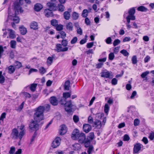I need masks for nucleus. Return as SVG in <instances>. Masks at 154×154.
I'll list each match as a JSON object with an SVG mask.
<instances>
[{
	"label": "nucleus",
	"instance_id": "49",
	"mask_svg": "<svg viewBox=\"0 0 154 154\" xmlns=\"http://www.w3.org/2000/svg\"><path fill=\"white\" fill-rule=\"evenodd\" d=\"M149 138L151 140H153L154 138V132H151L149 134Z\"/></svg>",
	"mask_w": 154,
	"mask_h": 154
},
{
	"label": "nucleus",
	"instance_id": "43",
	"mask_svg": "<svg viewBox=\"0 0 154 154\" xmlns=\"http://www.w3.org/2000/svg\"><path fill=\"white\" fill-rule=\"evenodd\" d=\"M73 119L74 122L75 123L78 122L79 120V118L78 116L76 115H74L73 116Z\"/></svg>",
	"mask_w": 154,
	"mask_h": 154
},
{
	"label": "nucleus",
	"instance_id": "24",
	"mask_svg": "<svg viewBox=\"0 0 154 154\" xmlns=\"http://www.w3.org/2000/svg\"><path fill=\"white\" fill-rule=\"evenodd\" d=\"M70 84V81L69 80L66 81L64 85V89L66 90H69Z\"/></svg>",
	"mask_w": 154,
	"mask_h": 154
},
{
	"label": "nucleus",
	"instance_id": "16",
	"mask_svg": "<svg viewBox=\"0 0 154 154\" xmlns=\"http://www.w3.org/2000/svg\"><path fill=\"white\" fill-rule=\"evenodd\" d=\"M61 126V128L60 131V134L61 135H63L67 132L66 127L65 125H62Z\"/></svg>",
	"mask_w": 154,
	"mask_h": 154
},
{
	"label": "nucleus",
	"instance_id": "30",
	"mask_svg": "<svg viewBox=\"0 0 154 154\" xmlns=\"http://www.w3.org/2000/svg\"><path fill=\"white\" fill-rule=\"evenodd\" d=\"M89 12L87 9H85L82 11V16L83 17H86L88 16V14Z\"/></svg>",
	"mask_w": 154,
	"mask_h": 154
},
{
	"label": "nucleus",
	"instance_id": "48",
	"mask_svg": "<svg viewBox=\"0 0 154 154\" xmlns=\"http://www.w3.org/2000/svg\"><path fill=\"white\" fill-rule=\"evenodd\" d=\"M93 149L94 147L93 146H89L87 151L88 154H91Z\"/></svg>",
	"mask_w": 154,
	"mask_h": 154
},
{
	"label": "nucleus",
	"instance_id": "61",
	"mask_svg": "<svg viewBox=\"0 0 154 154\" xmlns=\"http://www.w3.org/2000/svg\"><path fill=\"white\" fill-rule=\"evenodd\" d=\"M94 45V42H91L87 44L86 47L88 48H91Z\"/></svg>",
	"mask_w": 154,
	"mask_h": 154
},
{
	"label": "nucleus",
	"instance_id": "19",
	"mask_svg": "<svg viewBox=\"0 0 154 154\" xmlns=\"http://www.w3.org/2000/svg\"><path fill=\"white\" fill-rule=\"evenodd\" d=\"M19 29L21 34L23 35H25L27 32L26 29L23 26H20Z\"/></svg>",
	"mask_w": 154,
	"mask_h": 154
},
{
	"label": "nucleus",
	"instance_id": "34",
	"mask_svg": "<svg viewBox=\"0 0 154 154\" xmlns=\"http://www.w3.org/2000/svg\"><path fill=\"white\" fill-rule=\"evenodd\" d=\"M11 47L13 48H15L16 47V42L14 40H11L10 42Z\"/></svg>",
	"mask_w": 154,
	"mask_h": 154
},
{
	"label": "nucleus",
	"instance_id": "32",
	"mask_svg": "<svg viewBox=\"0 0 154 154\" xmlns=\"http://www.w3.org/2000/svg\"><path fill=\"white\" fill-rule=\"evenodd\" d=\"M14 65L16 68L19 69L22 66L21 63L19 61H16L14 64Z\"/></svg>",
	"mask_w": 154,
	"mask_h": 154
},
{
	"label": "nucleus",
	"instance_id": "58",
	"mask_svg": "<svg viewBox=\"0 0 154 154\" xmlns=\"http://www.w3.org/2000/svg\"><path fill=\"white\" fill-rule=\"evenodd\" d=\"M140 123V121L138 119H136L134 121V125L135 126L138 125Z\"/></svg>",
	"mask_w": 154,
	"mask_h": 154
},
{
	"label": "nucleus",
	"instance_id": "39",
	"mask_svg": "<svg viewBox=\"0 0 154 154\" xmlns=\"http://www.w3.org/2000/svg\"><path fill=\"white\" fill-rule=\"evenodd\" d=\"M120 52L125 56H127L129 54L128 51L125 49L122 50L120 51Z\"/></svg>",
	"mask_w": 154,
	"mask_h": 154
},
{
	"label": "nucleus",
	"instance_id": "27",
	"mask_svg": "<svg viewBox=\"0 0 154 154\" xmlns=\"http://www.w3.org/2000/svg\"><path fill=\"white\" fill-rule=\"evenodd\" d=\"M30 27L31 29H38L37 23L35 22H33L32 23L30 24Z\"/></svg>",
	"mask_w": 154,
	"mask_h": 154
},
{
	"label": "nucleus",
	"instance_id": "35",
	"mask_svg": "<svg viewBox=\"0 0 154 154\" xmlns=\"http://www.w3.org/2000/svg\"><path fill=\"white\" fill-rule=\"evenodd\" d=\"M109 106L107 103H106L104 106V112L107 114H108V112L109 110Z\"/></svg>",
	"mask_w": 154,
	"mask_h": 154
},
{
	"label": "nucleus",
	"instance_id": "64",
	"mask_svg": "<svg viewBox=\"0 0 154 154\" xmlns=\"http://www.w3.org/2000/svg\"><path fill=\"white\" fill-rule=\"evenodd\" d=\"M150 57L149 56H147L144 58V61L145 63L148 62L150 60Z\"/></svg>",
	"mask_w": 154,
	"mask_h": 154
},
{
	"label": "nucleus",
	"instance_id": "1",
	"mask_svg": "<svg viewBox=\"0 0 154 154\" xmlns=\"http://www.w3.org/2000/svg\"><path fill=\"white\" fill-rule=\"evenodd\" d=\"M45 109V107L43 106H40L34 109L35 112L33 115V119L38 122L44 120V112Z\"/></svg>",
	"mask_w": 154,
	"mask_h": 154
},
{
	"label": "nucleus",
	"instance_id": "53",
	"mask_svg": "<svg viewBox=\"0 0 154 154\" xmlns=\"http://www.w3.org/2000/svg\"><path fill=\"white\" fill-rule=\"evenodd\" d=\"M91 141H88V140H86L84 141V143L85 144V147H89V145Z\"/></svg>",
	"mask_w": 154,
	"mask_h": 154
},
{
	"label": "nucleus",
	"instance_id": "4",
	"mask_svg": "<svg viewBox=\"0 0 154 154\" xmlns=\"http://www.w3.org/2000/svg\"><path fill=\"white\" fill-rule=\"evenodd\" d=\"M23 2V0H19L20 3L18 2H15L14 3V9L15 11V15L19 14L20 12L21 13L23 12V11L20 5V4H21Z\"/></svg>",
	"mask_w": 154,
	"mask_h": 154
},
{
	"label": "nucleus",
	"instance_id": "10",
	"mask_svg": "<svg viewBox=\"0 0 154 154\" xmlns=\"http://www.w3.org/2000/svg\"><path fill=\"white\" fill-rule=\"evenodd\" d=\"M80 134V133L79 131L77 129H75L72 132L71 136L72 138L74 140L78 139Z\"/></svg>",
	"mask_w": 154,
	"mask_h": 154
},
{
	"label": "nucleus",
	"instance_id": "62",
	"mask_svg": "<svg viewBox=\"0 0 154 154\" xmlns=\"http://www.w3.org/2000/svg\"><path fill=\"white\" fill-rule=\"evenodd\" d=\"M130 137L127 134H125L124 136L123 140L125 141H127L129 140Z\"/></svg>",
	"mask_w": 154,
	"mask_h": 154
},
{
	"label": "nucleus",
	"instance_id": "17",
	"mask_svg": "<svg viewBox=\"0 0 154 154\" xmlns=\"http://www.w3.org/2000/svg\"><path fill=\"white\" fill-rule=\"evenodd\" d=\"M43 8V6L41 4H36L34 6V10L36 11H39Z\"/></svg>",
	"mask_w": 154,
	"mask_h": 154
},
{
	"label": "nucleus",
	"instance_id": "33",
	"mask_svg": "<svg viewBox=\"0 0 154 154\" xmlns=\"http://www.w3.org/2000/svg\"><path fill=\"white\" fill-rule=\"evenodd\" d=\"M15 68L13 66H10L8 68V72L10 74L13 73L15 71Z\"/></svg>",
	"mask_w": 154,
	"mask_h": 154
},
{
	"label": "nucleus",
	"instance_id": "13",
	"mask_svg": "<svg viewBox=\"0 0 154 154\" xmlns=\"http://www.w3.org/2000/svg\"><path fill=\"white\" fill-rule=\"evenodd\" d=\"M52 11V10L49 9H45L44 11L45 16L47 17H52L53 14Z\"/></svg>",
	"mask_w": 154,
	"mask_h": 154
},
{
	"label": "nucleus",
	"instance_id": "57",
	"mask_svg": "<svg viewBox=\"0 0 154 154\" xmlns=\"http://www.w3.org/2000/svg\"><path fill=\"white\" fill-rule=\"evenodd\" d=\"M63 29V26L62 25H57L56 29L57 31H60Z\"/></svg>",
	"mask_w": 154,
	"mask_h": 154
},
{
	"label": "nucleus",
	"instance_id": "7",
	"mask_svg": "<svg viewBox=\"0 0 154 154\" xmlns=\"http://www.w3.org/2000/svg\"><path fill=\"white\" fill-rule=\"evenodd\" d=\"M55 50L57 52L66 51H68V47L62 48V45L60 44H57L56 45Z\"/></svg>",
	"mask_w": 154,
	"mask_h": 154
},
{
	"label": "nucleus",
	"instance_id": "55",
	"mask_svg": "<svg viewBox=\"0 0 154 154\" xmlns=\"http://www.w3.org/2000/svg\"><path fill=\"white\" fill-rule=\"evenodd\" d=\"M77 38L76 37H74L71 41V43L73 44L75 43L77 41Z\"/></svg>",
	"mask_w": 154,
	"mask_h": 154
},
{
	"label": "nucleus",
	"instance_id": "22",
	"mask_svg": "<svg viewBox=\"0 0 154 154\" xmlns=\"http://www.w3.org/2000/svg\"><path fill=\"white\" fill-rule=\"evenodd\" d=\"M8 30L10 32L9 35V37L12 39L14 38L15 37L14 31L10 29H8Z\"/></svg>",
	"mask_w": 154,
	"mask_h": 154
},
{
	"label": "nucleus",
	"instance_id": "56",
	"mask_svg": "<svg viewBox=\"0 0 154 154\" xmlns=\"http://www.w3.org/2000/svg\"><path fill=\"white\" fill-rule=\"evenodd\" d=\"M120 47H117L115 48L113 50L114 53L115 54H117L119 51Z\"/></svg>",
	"mask_w": 154,
	"mask_h": 154
},
{
	"label": "nucleus",
	"instance_id": "45",
	"mask_svg": "<svg viewBox=\"0 0 154 154\" xmlns=\"http://www.w3.org/2000/svg\"><path fill=\"white\" fill-rule=\"evenodd\" d=\"M114 57L115 56L113 53H110L109 55V59L111 60H113Z\"/></svg>",
	"mask_w": 154,
	"mask_h": 154
},
{
	"label": "nucleus",
	"instance_id": "15",
	"mask_svg": "<svg viewBox=\"0 0 154 154\" xmlns=\"http://www.w3.org/2000/svg\"><path fill=\"white\" fill-rule=\"evenodd\" d=\"M50 102L54 106H56L58 104V101L56 97L55 96H52L50 98Z\"/></svg>",
	"mask_w": 154,
	"mask_h": 154
},
{
	"label": "nucleus",
	"instance_id": "60",
	"mask_svg": "<svg viewBox=\"0 0 154 154\" xmlns=\"http://www.w3.org/2000/svg\"><path fill=\"white\" fill-rule=\"evenodd\" d=\"M6 114L5 112H3L1 115L0 118V119L1 120H3L5 118Z\"/></svg>",
	"mask_w": 154,
	"mask_h": 154
},
{
	"label": "nucleus",
	"instance_id": "11",
	"mask_svg": "<svg viewBox=\"0 0 154 154\" xmlns=\"http://www.w3.org/2000/svg\"><path fill=\"white\" fill-rule=\"evenodd\" d=\"M47 5L52 10L54 11L57 10V6L55 3L48 2L47 3Z\"/></svg>",
	"mask_w": 154,
	"mask_h": 154
},
{
	"label": "nucleus",
	"instance_id": "38",
	"mask_svg": "<svg viewBox=\"0 0 154 154\" xmlns=\"http://www.w3.org/2000/svg\"><path fill=\"white\" fill-rule=\"evenodd\" d=\"M137 10L140 11H147V8L143 6H141L138 7Z\"/></svg>",
	"mask_w": 154,
	"mask_h": 154
},
{
	"label": "nucleus",
	"instance_id": "5",
	"mask_svg": "<svg viewBox=\"0 0 154 154\" xmlns=\"http://www.w3.org/2000/svg\"><path fill=\"white\" fill-rule=\"evenodd\" d=\"M112 72H109L106 69L102 70L100 73L101 76L105 79H112Z\"/></svg>",
	"mask_w": 154,
	"mask_h": 154
},
{
	"label": "nucleus",
	"instance_id": "2",
	"mask_svg": "<svg viewBox=\"0 0 154 154\" xmlns=\"http://www.w3.org/2000/svg\"><path fill=\"white\" fill-rule=\"evenodd\" d=\"M24 135V131H21L19 133L18 130L16 128H14L12 130L11 137L13 139H17L19 138L21 140Z\"/></svg>",
	"mask_w": 154,
	"mask_h": 154
},
{
	"label": "nucleus",
	"instance_id": "23",
	"mask_svg": "<svg viewBox=\"0 0 154 154\" xmlns=\"http://www.w3.org/2000/svg\"><path fill=\"white\" fill-rule=\"evenodd\" d=\"M94 132H91L89 134V135L87 137L86 139L88 140V141H91L94 138Z\"/></svg>",
	"mask_w": 154,
	"mask_h": 154
},
{
	"label": "nucleus",
	"instance_id": "51",
	"mask_svg": "<svg viewBox=\"0 0 154 154\" xmlns=\"http://www.w3.org/2000/svg\"><path fill=\"white\" fill-rule=\"evenodd\" d=\"M13 21L16 23H18L20 21L19 18L16 16L13 19Z\"/></svg>",
	"mask_w": 154,
	"mask_h": 154
},
{
	"label": "nucleus",
	"instance_id": "36",
	"mask_svg": "<svg viewBox=\"0 0 154 154\" xmlns=\"http://www.w3.org/2000/svg\"><path fill=\"white\" fill-rule=\"evenodd\" d=\"M2 72L0 71V83L2 84L5 81V78L2 75Z\"/></svg>",
	"mask_w": 154,
	"mask_h": 154
},
{
	"label": "nucleus",
	"instance_id": "28",
	"mask_svg": "<svg viewBox=\"0 0 154 154\" xmlns=\"http://www.w3.org/2000/svg\"><path fill=\"white\" fill-rule=\"evenodd\" d=\"M129 15L128 16L130 17L134 16V14L135 13V9L134 8H132L129 10L128 12Z\"/></svg>",
	"mask_w": 154,
	"mask_h": 154
},
{
	"label": "nucleus",
	"instance_id": "52",
	"mask_svg": "<svg viewBox=\"0 0 154 154\" xmlns=\"http://www.w3.org/2000/svg\"><path fill=\"white\" fill-rule=\"evenodd\" d=\"M15 150V148L14 147L12 146L10 150L9 151V153L10 154H13Z\"/></svg>",
	"mask_w": 154,
	"mask_h": 154
},
{
	"label": "nucleus",
	"instance_id": "41",
	"mask_svg": "<svg viewBox=\"0 0 154 154\" xmlns=\"http://www.w3.org/2000/svg\"><path fill=\"white\" fill-rule=\"evenodd\" d=\"M51 24L54 26H56L58 25V22L56 20H52L51 21Z\"/></svg>",
	"mask_w": 154,
	"mask_h": 154
},
{
	"label": "nucleus",
	"instance_id": "26",
	"mask_svg": "<svg viewBox=\"0 0 154 154\" xmlns=\"http://www.w3.org/2000/svg\"><path fill=\"white\" fill-rule=\"evenodd\" d=\"M54 55H53L52 57H49L47 58V63L48 65H51L52 63Z\"/></svg>",
	"mask_w": 154,
	"mask_h": 154
},
{
	"label": "nucleus",
	"instance_id": "25",
	"mask_svg": "<svg viewBox=\"0 0 154 154\" xmlns=\"http://www.w3.org/2000/svg\"><path fill=\"white\" fill-rule=\"evenodd\" d=\"M57 8L59 11L62 12L64 11L65 7L63 5L59 4L58 5Z\"/></svg>",
	"mask_w": 154,
	"mask_h": 154
},
{
	"label": "nucleus",
	"instance_id": "63",
	"mask_svg": "<svg viewBox=\"0 0 154 154\" xmlns=\"http://www.w3.org/2000/svg\"><path fill=\"white\" fill-rule=\"evenodd\" d=\"M103 65V63H100L96 65V67L97 69H100L102 67Z\"/></svg>",
	"mask_w": 154,
	"mask_h": 154
},
{
	"label": "nucleus",
	"instance_id": "8",
	"mask_svg": "<svg viewBox=\"0 0 154 154\" xmlns=\"http://www.w3.org/2000/svg\"><path fill=\"white\" fill-rule=\"evenodd\" d=\"M61 139L60 137H57L53 141L52 143L51 146L53 148H56L59 146L60 144Z\"/></svg>",
	"mask_w": 154,
	"mask_h": 154
},
{
	"label": "nucleus",
	"instance_id": "37",
	"mask_svg": "<svg viewBox=\"0 0 154 154\" xmlns=\"http://www.w3.org/2000/svg\"><path fill=\"white\" fill-rule=\"evenodd\" d=\"M37 85L36 84H32L31 85L30 87V89L32 91H34L36 89Z\"/></svg>",
	"mask_w": 154,
	"mask_h": 154
},
{
	"label": "nucleus",
	"instance_id": "46",
	"mask_svg": "<svg viewBox=\"0 0 154 154\" xmlns=\"http://www.w3.org/2000/svg\"><path fill=\"white\" fill-rule=\"evenodd\" d=\"M105 41L106 43L108 44H111L112 39L111 37H108L106 40Z\"/></svg>",
	"mask_w": 154,
	"mask_h": 154
},
{
	"label": "nucleus",
	"instance_id": "59",
	"mask_svg": "<svg viewBox=\"0 0 154 154\" xmlns=\"http://www.w3.org/2000/svg\"><path fill=\"white\" fill-rule=\"evenodd\" d=\"M85 23L87 25H90V22L89 19L86 17L85 19Z\"/></svg>",
	"mask_w": 154,
	"mask_h": 154
},
{
	"label": "nucleus",
	"instance_id": "54",
	"mask_svg": "<svg viewBox=\"0 0 154 154\" xmlns=\"http://www.w3.org/2000/svg\"><path fill=\"white\" fill-rule=\"evenodd\" d=\"M117 80L116 78H113L111 81L112 84L113 85H116L117 83Z\"/></svg>",
	"mask_w": 154,
	"mask_h": 154
},
{
	"label": "nucleus",
	"instance_id": "12",
	"mask_svg": "<svg viewBox=\"0 0 154 154\" xmlns=\"http://www.w3.org/2000/svg\"><path fill=\"white\" fill-rule=\"evenodd\" d=\"M83 129L85 132L88 133L91 130V127L89 124H85L83 125Z\"/></svg>",
	"mask_w": 154,
	"mask_h": 154
},
{
	"label": "nucleus",
	"instance_id": "20",
	"mask_svg": "<svg viewBox=\"0 0 154 154\" xmlns=\"http://www.w3.org/2000/svg\"><path fill=\"white\" fill-rule=\"evenodd\" d=\"M71 95V92H64L63 94V98H62V99H63V101L64 100H66L67 98L70 97Z\"/></svg>",
	"mask_w": 154,
	"mask_h": 154
},
{
	"label": "nucleus",
	"instance_id": "9",
	"mask_svg": "<svg viewBox=\"0 0 154 154\" xmlns=\"http://www.w3.org/2000/svg\"><path fill=\"white\" fill-rule=\"evenodd\" d=\"M143 146L139 143H137L134 146L133 148V152L135 153H138Z\"/></svg>",
	"mask_w": 154,
	"mask_h": 154
},
{
	"label": "nucleus",
	"instance_id": "3",
	"mask_svg": "<svg viewBox=\"0 0 154 154\" xmlns=\"http://www.w3.org/2000/svg\"><path fill=\"white\" fill-rule=\"evenodd\" d=\"M60 102L61 104L65 105V110L67 112L70 113L72 112V108L73 105L71 100H70L68 101H66L65 100L63 101V99H61Z\"/></svg>",
	"mask_w": 154,
	"mask_h": 154
},
{
	"label": "nucleus",
	"instance_id": "47",
	"mask_svg": "<svg viewBox=\"0 0 154 154\" xmlns=\"http://www.w3.org/2000/svg\"><path fill=\"white\" fill-rule=\"evenodd\" d=\"M62 45L63 47H66L68 44V42L66 40H63L61 42Z\"/></svg>",
	"mask_w": 154,
	"mask_h": 154
},
{
	"label": "nucleus",
	"instance_id": "31",
	"mask_svg": "<svg viewBox=\"0 0 154 154\" xmlns=\"http://www.w3.org/2000/svg\"><path fill=\"white\" fill-rule=\"evenodd\" d=\"M79 17V14L75 12H74L72 14V17L74 20H77Z\"/></svg>",
	"mask_w": 154,
	"mask_h": 154
},
{
	"label": "nucleus",
	"instance_id": "44",
	"mask_svg": "<svg viewBox=\"0 0 154 154\" xmlns=\"http://www.w3.org/2000/svg\"><path fill=\"white\" fill-rule=\"evenodd\" d=\"M132 63L133 64H135L137 63V60L136 56H134L131 59Z\"/></svg>",
	"mask_w": 154,
	"mask_h": 154
},
{
	"label": "nucleus",
	"instance_id": "42",
	"mask_svg": "<svg viewBox=\"0 0 154 154\" xmlns=\"http://www.w3.org/2000/svg\"><path fill=\"white\" fill-rule=\"evenodd\" d=\"M120 41L119 39H115L113 42V45L114 46H116L120 43Z\"/></svg>",
	"mask_w": 154,
	"mask_h": 154
},
{
	"label": "nucleus",
	"instance_id": "40",
	"mask_svg": "<svg viewBox=\"0 0 154 154\" xmlns=\"http://www.w3.org/2000/svg\"><path fill=\"white\" fill-rule=\"evenodd\" d=\"M39 72L42 74H43L46 72L45 69L43 67H42L39 69Z\"/></svg>",
	"mask_w": 154,
	"mask_h": 154
},
{
	"label": "nucleus",
	"instance_id": "6",
	"mask_svg": "<svg viewBox=\"0 0 154 154\" xmlns=\"http://www.w3.org/2000/svg\"><path fill=\"white\" fill-rule=\"evenodd\" d=\"M37 122L35 120H32L30 123L29 127L32 130L37 131L39 129V125Z\"/></svg>",
	"mask_w": 154,
	"mask_h": 154
},
{
	"label": "nucleus",
	"instance_id": "14",
	"mask_svg": "<svg viewBox=\"0 0 154 154\" xmlns=\"http://www.w3.org/2000/svg\"><path fill=\"white\" fill-rule=\"evenodd\" d=\"M78 139H79V142L80 143H84V141L86 140L85 134L83 133H81Z\"/></svg>",
	"mask_w": 154,
	"mask_h": 154
},
{
	"label": "nucleus",
	"instance_id": "21",
	"mask_svg": "<svg viewBox=\"0 0 154 154\" xmlns=\"http://www.w3.org/2000/svg\"><path fill=\"white\" fill-rule=\"evenodd\" d=\"M71 15L70 12L68 11H65L63 13V17L65 19L69 20L70 17Z\"/></svg>",
	"mask_w": 154,
	"mask_h": 154
},
{
	"label": "nucleus",
	"instance_id": "18",
	"mask_svg": "<svg viewBox=\"0 0 154 154\" xmlns=\"http://www.w3.org/2000/svg\"><path fill=\"white\" fill-rule=\"evenodd\" d=\"M73 25L71 22L67 23L66 25V29L69 31H72L73 29Z\"/></svg>",
	"mask_w": 154,
	"mask_h": 154
},
{
	"label": "nucleus",
	"instance_id": "50",
	"mask_svg": "<svg viewBox=\"0 0 154 154\" xmlns=\"http://www.w3.org/2000/svg\"><path fill=\"white\" fill-rule=\"evenodd\" d=\"M149 73V72L146 71L143 73L141 75V77L143 78H144Z\"/></svg>",
	"mask_w": 154,
	"mask_h": 154
},
{
	"label": "nucleus",
	"instance_id": "29",
	"mask_svg": "<svg viewBox=\"0 0 154 154\" xmlns=\"http://www.w3.org/2000/svg\"><path fill=\"white\" fill-rule=\"evenodd\" d=\"M126 19L127 20V24H129L130 22V20H135V17L134 16H131L130 17L129 16H128L126 17Z\"/></svg>",
	"mask_w": 154,
	"mask_h": 154
}]
</instances>
